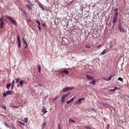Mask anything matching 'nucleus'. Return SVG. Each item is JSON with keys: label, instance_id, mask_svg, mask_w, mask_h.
<instances>
[{"label": "nucleus", "instance_id": "obj_14", "mask_svg": "<svg viewBox=\"0 0 129 129\" xmlns=\"http://www.w3.org/2000/svg\"><path fill=\"white\" fill-rule=\"evenodd\" d=\"M96 83L95 81V80H93L92 81L90 82L89 83L92 85H94Z\"/></svg>", "mask_w": 129, "mask_h": 129}, {"label": "nucleus", "instance_id": "obj_61", "mask_svg": "<svg viewBox=\"0 0 129 129\" xmlns=\"http://www.w3.org/2000/svg\"><path fill=\"white\" fill-rule=\"evenodd\" d=\"M47 96H45V99H46V97H47Z\"/></svg>", "mask_w": 129, "mask_h": 129}, {"label": "nucleus", "instance_id": "obj_27", "mask_svg": "<svg viewBox=\"0 0 129 129\" xmlns=\"http://www.w3.org/2000/svg\"><path fill=\"white\" fill-rule=\"evenodd\" d=\"M73 102V101H72V100L70 99L69 101H68L67 102V104H69L71 102Z\"/></svg>", "mask_w": 129, "mask_h": 129}, {"label": "nucleus", "instance_id": "obj_19", "mask_svg": "<svg viewBox=\"0 0 129 129\" xmlns=\"http://www.w3.org/2000/svg\"><path fill=\"white\" fill-rule=\"evenodd\" d=\"M24 122L25 123H27L28 122V120H27V118H24Z\"/></svg>", "mask_w": 129, "mask_h": 129}, {"label": "nucleus", "instance_id": "obj_42", "mask_svg": "<svg viewBox=\"0 0 129 129\" xmlns=\"http://www.w3.org/2000/svg\"><path fill=\"white\" fill-rule=\"evenodd\" d=\"M15 81L14 80H13L12 82V85H14Z\"/></svg>", "mask_w": 129, "mask_h": 129}, {"label": "nucleus", "instance_id": "obj_13", "mask_svg": "<svg viewBox=\"0 0 129 129\" xmlns=\"http://www.w3.org/2000/svg\"><path fill=\"white\" fill-rule=\"evenodd\" d=\"M22 40L23 42H24L25 44L26 47H25V48H26L27 47V45L26 41L24 40V39L23 38H22Z\"/></svg>", "mask_w": 129, "mask_h": 129}, {"label": "nucleus", "instance_id": "obj_60", "mask_svg": "<svg viewBox=\"0 0 129 129\" xmlns=\"http://www.w3.org/2000/svg\"><path fill=\"white\" fill-rule=\"evenodd\" d=\"M86 47H88V48H89V47H90L89 46H87Z\"/></svg>", "mask_w": 129, "mask_h": 129}, {"label": "nucleus", "instance_id": "obj_25", "mask_svg": "<svg viewBox=\"0 0 129 129\" xmlns=\"http://www.w3.org/2000/svg\"><path fill=\"white\" fill-rule=\"evenodd\" d=\"M11 86V84L10 83L7 84V87L8 89H9V88Z\"/></svg>", "mask_w": 129, "mask_h": 129}, {"label": "nucleus", "instance_id": "obj_49", "mask_svg": "<svg viewBox=\"0 0 129 129\" xmlns=\"http://www.w3.org/2000/svg\"><path fill=\"white\" fill-rule=\"evenodd\" d=\"M23 84H26V82L24 80H23Z\"/></svg>", "mask_w": 129, "mask_h": 129}, {"label": "nucleus", "instance_id": "obj_28", "mask_svg": "<svg viewBox=\"0 0 129 129\" xmlns=\"http://www.w3.org/2000/svg\"><path fill=\"white\" fill-rule=\"evenodd\" d=\"M40 7L41 8L42 10H45L44 8L43 7V6L42 5H40Z\"/></svg>", "mask_w": 129, "mask_h": 129}, {"label": "nucleus", "instance_id": "obj_11", "mask_svg": "<svg viewBox=\"0 0 129 129\" xmlns=\"http://www.w3.org/2000/svg\"><path fill=\"white\" fill-rule=\"evenodd\" d=\"M19 83L21 87H22L23 86V80H22L19 82Z\"/></svg>", "mask_w": 129, "mask_h": 129}, {"label": "nucleus", "instance_id": "obj_12", "mask_svg": "<svg viewBox=\"0 0 129 129\" xmlns=\"http://www.w3.org/2000/svg\"><path fill=\"white\" fill-rule=\"evenodd\" d=\"M68 90V87H65L64 89H63L62 90V91L64 92H65L67 91Z\"/></svg>", "mask_w": 129, "mask_h": 129}, {"label": "nucleus", "instance_id": "obj_31", "mask_svg": "<svg viewBox=\"0 0 129 129\" xmlns=\"http://www.w3.org/2000/svg\"><path fill=\"white\" fill-rule=\"evenodd\" d=\"M118 12H115V15L114 16L116 17H117V15H118Z\"/></svg>", "mask_w": 129, "mask_h": 129}, {"label": "nucleus", "instance_id": "obj_20", "mask_svg": "<svg viewBox=\"0 0 129 129\" xmlns=\"http://www.w3.org/2000/svg\"><path fill=\"white\" fill-rule=\"evenodd\" d=\"M114 75V74L111 75L108 78L109 81L111 80V78Z\"/></svg>", "mask_w": 129, "mask_h": 129}, {"label": "nucleus", "instance_id": "obj_47", "mask_svg": "<svg viewBox=\"0 0 129 129\" xmlns=\"http://www.w3.org/2000/svg\"><path fill=\"white\" fill-rule=\"evenodd\" d=\"M110 125L108 124L107 126V129H109V127Z\"/></svg>", "mask_w": 129, "mask_h": 129}, {"label": "nucleus", "instance_id": "obj_45", "mask_svg": "<svg viewBox=\"0 0 129 129\" xmlns=\"http://www.w3.org/2000/svg\"><path fill=\"white\" fill-rule=\"evenodd\" d=\"M118 8H116V9L115 10H114V11L115 12H118Z\"/></svg>", "mask_w": 129, "mask_h": 129}, {"label": "nucleus", "instance_id": "obj_54", "mask_svg": "<svg viewBox=\"0 0 129 129\" xmlns=\"http://www.w3.org/2000/svg\"><path fill=\"white\" fill-rule=\"evenodd\" d=\"M63 71H60V73H64V72Z\"/></svg>", "mask_w": 129, "mask_h": 129}, {"label": "nucleus", "instance_id": "obj_17", "mask_svg": "<svg viewBox=\"0 0 129 129\" xmlns=\"http://www.w3.org/2000/svg\"><path fill=\"white\" fill-rule=\"evenodd\" d=\"M59 98V96L57 95L55 97V98H53V100L54 101L55 100Z\"/></svg>", "mask_w": 129, "mask_h": 129}, {"label": "nucleus", "instance_id": "obj_24", "mask_svg": "<svg viewBox=\"0 0 129 129\" xmlns=\"http://www.w3.org/2000/svg\"><path fill=\"white\" fill-rule=\"evenodd\" d=\"M64 99L65 98H63V97L62 96V98H61V103H62L64 102Z\"/></svg>", "mask_w": 129, "mask_h": 129}, {"label": "nucleus", "instance_id": "obj_43", "mask_svg": "<svg viewBox=\"0 0 129 129\" xmlns=\"http://www.w3.org/2000/svg\"><path fill=\"white\" fill-rule=\"evenodd\" d=\"M109 91H114V89H110L109 90Z\"/></svg>", "mask_w": 129, "mask_h": 129}, {"label": "nucleus", "instance_id": "obj_55", "mask_svg": "<svg viewBox=\"0 0 129 129\" xmlns=\"http://www.w3.org/2000/svg\"><path fill=\"white\" fill-rule=\"evenodd\" d=\"M70 92H68V93L66 94L68 96L70 94Z\"/></svg>", "mask_w": 129, "mask_h": 129}, {"label": "nucleus", "instance_id": "obj_16", "mask_svg": "<svg viewBox=\"0 0 129 129\" xmlns=\"http://www.w3.org/2000/svg\"><path fill=\"white\" fill-rule=\"evenodd\" d=\"M69 121L70 122L75 123V122L74 120L72 119V118H70L69 120Z\"/></svg>", "mask_w": 129, "mask_h": 129}, {"label": "nucleus", "instance_id": "obj_57", "mask_svg": "<svg viewBox=\"0 0 129 129\" xmlns=\"http://www.w3.org/2000/svg\"><path fill=\"white\" fill-rule=\"evenodd\" d=\"M41 88V89H43V86Z\"/></svg>", "mask_w": 129, "mask_h": 129}, {"label": "nucleus", "instance_id": "obj_33", "mask_svg": "<svg viewBox=\"0 0 129 129\" xmlns=\"http://www.w3.org/2000/svg\"><path fill=\"white\" fill-rule=\"evenodd\" d=\"M68 90H71L72 89H74L73 87H68Z\"/></svg>", "mask_w": 129, "mask_h": 129}, {"label": "nucleus", "instance_id": "obj_23", "mask_svg": "<svg viewBox=\"0 0 129 129\" xmlns=\"http://www.w3.org/2000/svg\"><path fill=\"white\" fill-rule=\"evenodd\" d=\"M11 127L12 128V129H16V128L14 126V125L12 124H11Z\"/></svg>", "mask_w": 129, "mask_h": 129}, {"label": "nucleus", "instance_id": "obj_3", "mask_svg": "<svg viewBox=\"0 0 129 129\" xmlns=\"http://www.w3.org/2000/svg\"><path fill=\"white\" fill-rule=\"evenodd\" d=\"M84 100L83 98H81L79 99L78 101H76L75 102V105H78L80 103L81 101Z\"/></svg>", "mask_w": 129, "mask_h": 129}, {"label": "nucleus", "instance_id": "obj_36", "mask_svg": "<svg viewBox=\"0 0 129 129\" xmlns=\"http://www.w3.org/2000/svg\"><path fill=\"white\" fill-rule=\"evenodd\" d=\"M18 121L19 123H20L22 124L23 125H25V124L24 123H22L21 122L19 121Z\"/></svg>", "mask_w": 129, "mask_h": 129}, {"label": "nucleus", "instance_id": "obj_35", "mask_svg": "<svg viewBox=\"0 0 129 129\" xmlns=\"http://www.w3.org/2000/svg\"><path fill=\"white\" fill-rule=\"evenodd\" d=\"M23 14L24 15H26L27 13H26V12L24 10H23Z\"/></svg>", "mask_w": 129, "mask_h": 129}, {"label": "nucleus", "instance_id": "obj_18", "mask_svg": "<svg viewBox=\"0 0 129 129\" xmlns=\"http://www.w3.org/2000/svg\"><path fill=\"white\" fill-rule=\"evenodd\" d=\"M106 52V50L105 49L104 50H103V51L101 53V55H104L105 54Z\"/></svg>", "mask_w": 129, "mask_h": 129}, {"label": "nucleus", "instance_id": "obj_32", "mask_svg": "<svg viewBox=\"0 0 129 129\" xmlns=\"http://www.w3.org/2000/svg\"><path fill=\"white\" fill-rule=\"evenodd\" d=\"M85 127L87 129H91L90 127L87 126H85Z\"/></svg>", "mask_w": 129, "mask_h": 129}, {"label": "nucleus", "instance_id": "obj_51", "mask_svg": "<svg viewBox=\"0 0 129 129\" xmlns=\"http://www.w3.org/2000/svg\"><path fill=\"white\" fill-rule=\"evenodd\" d=\"M117 87H115L114 88V91L115 90L117 89Z\"/></svg>", "mask_w": 129, "mask_h": 129}, {"label": "nucleus", "instance_id": "obj_4", "mask_svg": "<svg viewBox=\"0 0 129 129\" xmlns=\"http://www.w3.org/2000/svg\"><path fill=\"white\" fill-rule=\"evenodd\" d=\"M17 40L18 42V45L19 48H20L21 45V41L20 38L19 36H17Z\"/></svg>", "mask_w": 129, "mask_h": 129}, {"label": "nucleus", "instance_id": "obj_9", "mask_svg": "<svg viewBox=\"0 0 129 129\" xmlns=\"http://www.w3.org/2000/svg\"><path fill=\"white\" fill-rule=\"evenodd\" d=\"M46 125V122H44L42 124V129H44Z\"/></svg>", "mask_w": 129, "mask_h": 129}, {"label": "nucleus", "instance_id": "obj_59", "mask_svg": "<svg viewBox=\"0 0 129 129\" xmlns=\"http://www.w3.org/2000/svg\"><path fill=\"white\" fill-rule=\"evenodd\" d=\"M43 26H46L45 25V24H43Z\"/></svg>", "mask_w": 129, "mask_h": 129}, {"label": "nucleus", "instance_id": "obj_5", "mask_svg": "<svg viewBox=\"0 0 129 129\" xmlns=\"http://www.w3.org/2000/svg\"><path fill=\"white\" fill-rule=\"evenodd\" d=\"M41 112L43 113L44 114L46 113L47 112L46 108L44 107H43L41 110Z\"/></svg>", "mask_w": 129, "mask_h": 129}, {"label": "nucleus", "instance_id": "obj_58", "mask_svg": "<svg viewBox=\"0 0 129 129\" xmlns=\"http://www.w3.org/2000/svg\"><path fill=\"white\" fill-rule=\"evenodd\" d=\"M106 78H103V79L104 80H106Z\"/></svg>", "mask_w": 129, "mask_h": 129}, {"label": "nucleus", "instance_id": "obj_52", "mask_svg": "<svg viewBox=\"0 0 129 129\" xmlns=\"http://www.w3.org/2000/svg\"><path fill=\"white\" fill-rule=\"evenodd\" d=\"M5 125L6 126H8L9 128H10V126L8 125L6 123L5 124Z\"/></svg>", "mask_w": 129, "mask_h": 129}, {"label": "nucleus", "instance_id": "obj_50", "mask_svg": "<svg viewBox=\"0 0 129 129\" xmlns=\"http://www.w3.org/2000/svg\"><path fill=\"white\" fill-rule=\"evenodd\" d=\"M39 86H41V87H42V86H43V85H42V84H41V83H39Z\"/></svg>", "mask_w": 129, "mask_h": 129}, {"label": "nucleus", "instance_id": "obj_29", "mask_svg": "<svg viewBox=\"0 0 129 129\" xmlns=\"http://www.w3.org/2000/svg\"><path fill=\"white\" fill-rule=\"evenodd\" d=\"M36 22L39 25H40L41 24L39 22L38 20H36Z\"/></svg>", "mask_w": 129, "mask_h": 129}, {"label": "nucleus", "instance_id": "obj_1", "mask_svg": "<svg viewBox=\"0 0 129 129\" xmlns=\"http://www.w3.org/2000/svg\"><path fill=\"white\" fill-rule=\"evenodd\" d=\"M7 18L15 25H17V23L13 18L9 16H7Z\"/></svg>", "mask_w": 129, "mask_h": 129}, {"label": "nucleus", "instance_id": "obj_46", "mask_svg": "<svg viewBox=\"0 0 129 129\" xmlns=\"http://www.w3.org/2000/svg\"><path fill=\"white\" fill-rule=\"evenodd\" d=\"M13 106L15 108H18V106H14V105H13Z\"/></svg>", "mask_w": 129, "mask_h": 129}, {"label": "nucleus", "instance_id": "obj_2", "mask_svg": "<svg viewBox=\"0 0 129 129\" xmlns=\"http://www.w3.org/2000/svg\"><path fill=\"white\" fill-rule=\"evenodd\" d=\"M4 25V18L2 17L0 18V29L3 28Z\"/></svg>", "mask_w": 129, "mask_h": 129}, {"label": "nucleus", "instance_id": "obj_56", "mask_svg": "<svg viewBox=\"0 0 129 129\" xmlns=\"http://www.w3.org/2000/svg\"><path fill=\"white\" fill-rule=\"evenodd\" d=\"M106 80L107 81H109L108 78H106Z\"/></svg>", "mask_w": 129, "mask_h": 129}, {"label": "nucleus", "instance_id": "obj_53", "mask_svg": "<svg viewBox=\"0 0 129 129\" xmlns=\"http://www.w3.org/2000/svg\"><path fill=\"white\" fill-rule=\"evenodd\" d=\"M101 46V45L100 44V45H99V46H97V48H99V47H100Z\"/></svg>", "mask_w": 129, "mask_h": 129}, {"label": "nucleus", "instance_id": "obj_15", "mask_svg": "<svg viewBox=\"0 0 129 129\" xmlns=\"http://www.w3.org/2000/svg\"><path fill=\"white\" fill-rule=\"evenodd\" d=\"M118 29L120 32H123L124 31L121 27H118Z\"/></svg>", "mask_w": 129, "mask_h": 129}, {"label": "nucleus", "instance_id": "obj_6", "mask_svg": "<svg viewBox=\"0 0 129 129\" xmlns=\"http://www.w3.org/2000/svg\"><path fill=\"white\" fill-rule=\"evenodd\" d=\"M117 17H113V19L112 21V22L113 23V25L114 26L115 25V23L116 22Z\"/></svg>", "mask_w": 129, "mask_h": 129}, {"label": "nucleus", "instance_id": "obj_21", "mask_svg": "<svg viewBox=\"0 0 129 129\" xmlns=\"http://www.w3.org/2000/svg\"><path fill=\"white\" fill-rule=\"evenodd\" d=\"M118 80L121 82L123 81V79L120 77H119L118 79Z\"/></svg>", "mask_w": 129, "mask_h": 129}, {"label": "nucleus", "instance_id": "obj_37", "mask_svg": "<svg viewBox=\"0 0 129 129\" xmlns=\"http://www.w3.org/2000/svg\"><path fill=\"white\" fill-rule=\"evenodd\" d=\"M76 96H75L74 97H73L72 99H71L72 100V101H73L74 99L76 98Z\"/></svg>", "mask_w": 129, "mask_h": 129}, {"label": "nucleus", "instance_id": "obj_8", "mask_svg": "<svg viewBox=\"0 0 129 129\" xmlns=\"http://www.w3.org/2000/svg\"><path fill=\"white\" fill-rule=\"evenodd\" d=\"M6 94L7 95L12 94L13 93V92L11 90H8L6 91Z\"/></svg>", "mask_w": 129, "mask_h": 129}, {"label": "nucleus", "instance_id": "obj_7", "mask_svg": "<svg viewBox=\"0 0 129 129\" xmlns=\"http://www.w3.org/2000/svg\"><path fill=\"white\" fill-rule=\"evenodd\" d=\"M86 77L89 80H92L94 79V78L88 75H86Z\"/></svg>", "mask_w": 129, "mask_h": 129}, {"label": "nucleus", "instance_id": "obj_62", "mask_svg": "<svg viewBox=\"0 0 129 129\" xmlns=\"http://www.w3.org/2000/svg\"><path fill=\"white\" fill-rule=\"evenodd\" d=\"M112 46H110V47L111 48L112 47Z\"/></svg>", "mask_w": 129, "mask_h": 129}, {"label": "nucleus", "instance_id": "obj_22", "mask_svg": "<svg viewBox=\"0 0 129 129\" xmlns=\"http://www.w3.org/2000/svg\"><path fill=\"white\" fill-rule=\"evenodd\" d=\"M64 73H65L66 74H68L69 73V72L66 70H63Z\"/></svg>", "mask_w": 129, "mask_h": 129}, {"label": "nucleus", "instance_id": "obj_48", "mask_svg": "<svg viewBox=\"0 0 129 129\" xmlns=\"http://www.w3.org/2000/svg\"><path fill=\"white\" fill-rule=\"evenodd\" d=\"M14 85H12L11 89H12L14 87Z\"/></svg>", "mask_w": 129, "mask_h": 129}, {"label": "nucleus", "instance_id": "obj_40", "mask_svg": "<svg viewBox=\"0 0 129 129\" xmlns=\"http://www.w3.org/2000/svg\"><path fill=\"white\" fill-rule=\"evenodd\" d=\"M2 107L4 109H5L6 110V106H2Z\"/></svg>", "mask_w": 129, "mask_h": 129}, {"label": "nucleus", "instance_id": "obj_10", "mask_svg": "<svg viewBox=\"0 0 129 129\" xmlns=\"http://www.w3.org/2000/svg\"><path fill=\"white\" fill-rule=\"evenodd\" d=\"M26 6L28 8L29 10L30 11H31L32 10V9L31 8V7H30V6L29 5V4H27L26 5Z\"/></svg>", "mask_w": 129, "mask_h": 129}, {"label": "nucleus", "instance_id": "obj_38", "mask_svg": "<svg viewBox=\"0 0 129 129\" xmlns=\"http://www.w3.org/2000/svg\"><path fill=\"white\" fill-rule=\"evenodd\" d=\"M7 95L6 94V92L5 93L3 94V96L4 97H5L6 95Z\"/></svg>", "mask_w": 129, "mask_h": 129}, {"label": "nucleus", "instance_id": "obj_41", "mask_svg": "<svg viewBox=\"0 0 129 129\" xmlns=\"http://www.w3.org/2000/svg\"><path fill=\"white\" fill-rule=\"evenodd\" d=\"M121 24L119 22V24H118V27H121Z\"/></svg>", "mask_w": 129, "mask_h": 129}, {"label": "nucleus", "instance_id": "obj_34", "mask_svg": "<svg viewBox=\"0 0 129 129\" xmlns=\"http://www.w3.org/2000/svg\"><path fill=\"white\" fill-rule=\"evenodd\" d=\"M19 78H18L16 79V83H18V82L19 80Z\"/></svg>", "mask_w": 129, "mask_h": 129}, {"label": "nucleus", "instance_id": "obj_26", "mask_svg": "<svg viewBox=\"0 0 129 129\" xmlns=\"http://www.w3.org/2000/svg\"><path fill=\"white\" fill-rule=\"evenodd\" d=\"M38 70L39 72L40 73L41 72V68L40 66H38Z\"/></svg>", "mask_w": 129, "mask_h": 129}, {"label": "nucleus", "instance_id": "obj_39", "mask_svg": "<svg viewBox=\"0 0 129 129\" xmlns=\"http://www.w3.org/2000/svg\"><path fill=\"white\" fill-rule=\"evenodd\" d=\"M58 129H61L60 126L59 124H58Z\"/></svg>", "mask_w": 129, "mask_h": 129}, {"label": "nucleus", "instance_id": "obj_44", "mask_svg": "<svg viewBox=\"0 0 129 129\" xmlns=\"http://www.w3.org/2000/svg\"><path fill=\"white\" fill-rule=\"evenodd\" d=\"M38 28H39V30L40 31H41V27H40V26H38Z\"/></svg>", "mask_w": 129, "mask_h": 129}, {"label": "nucleus", "instance_id": "obj_30", "mask_svg": "<svg viewBox=\"0 0 129 129\" xmlns=\"http://www.w3.org/2000/svg\"><path fill=\"white\" fill-rule=\"evenodd\" d=\"M68 96V95H67V94H65L63 95L62 97L65 98H66Z\"/></svg>", "mask_w": 129, "mask_h": 129}]
</instances>
